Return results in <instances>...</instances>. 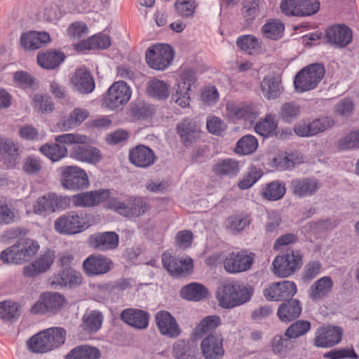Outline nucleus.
I'll return each instance as SVG.
<instances>
[{"instance_id": "nucleus-30", "label": "nucleus", "mask_w": 359, "mask_h": 359, "mask_svg": "<svg viewBox=\"0 0 359 359\" xmlns=\"http://www.w3.org/2000/svg\"><path fill=\"white\" fill-rule=\"evenodd\" d=\"M119 243L118 234L113 231H106L92 235L90 238V244L100 251L116 249Z\"/></svg>"}, {"instance_id": "nucleus-16", "label": "nucleus", "mask_w": 359, "mask_h": 359, "mask_svg": "<svg viewBox=\"0 0 359 359\" xmlns=\"http://www.w3.org/2000/svg\"><path fill=\"white\" fill-rule=\"evenodd\" d=\"M162 262L168 272L175 277L187 276L193 269L191 258L177 259L168 252L163 253Z\"/></svg>"}, {"instance_id": "nucleus-21", "label": "nucleus", "mask_w": 359, "mask_h": 359, "mask_svg": "<svg viewBox=\"0 0 359 359\" xmlns=\"http://www.w3.org/2000/svg\"><path fill=\"white\" fill-rule=\"evenodd\" d=\"M341 335L342 331L338 327H321L316 332L314 344L317 347H331L337 344L341 341Z\"/></svg>"}, {"instance_id": "nucleus-54", "label": "nucleus", "mask_w": 359, "mask_h": 359, "mask_svg": "<svg viewBox=\"0 0 359 359\" xmlns=\"http://www.w3.org/2000/svg\"><path fill=\"white\" fill-rule=\"evenodd\" d=\"M284 29V25L277 20L268 21L262 28L264 36L272 40L280 39L283 36Z\"/></svg>"}, {"instance_id": "nucleus-7", "label": "nucleus", "mask_w": 359, "mask_h": 359, "mask_svg": "<svg viewBox=\"0 0 359 359\" xmlns=\"http://www.w3.org/2000/svg\"><path fill=\"white\" fill-rule=\"evenodd\" d=\"M90 226L82 213L70 211L57 218L54 222L55 231L61 234L74 235L81 233Z\"/></svg>"}, {"instance_id": "nucleus-47", "label": "nucleus", "mask_w": 359, "mask_h": 359, "mask_svg": "<svg viewBox=\"0 0 359 359\" xmlns=\"http://www.w3.org/2000/svg\"><path fill=\"white\" fill-rule=\"evenodd\" d=\"M43 331L46 332V340L50 341L48 346L50 351L61 346L65 342L66 331L65 329L54 327Z\"/></svg>"}, {"instance_id": "nucleus-15", "label": "nucleus", "mask_w": 359, "mask_h": 359, "mask_svg": "<svg viewBox=\"0 0 359 359\" xmlns=\"http://www.w3.org/2000/svg\"><path fill=\"white\" fill-rule=\"evenodd\" d=\"M61 182L64 187L77 190L88 185V178L86 171L78 166L61 168Z\"/></svg>"}, {"instance_id": "nucleus-45", "label": "nucleus", "mask_w": 359, "mask_h": 359, "mask_svg": "<svg viewBox=\"0 0 359 359\" xmlns=\"http://www.w3.org/2000/svg\"><path fill=\"white\" fill-rule=\"evenodd\" d=\"M239 170L238 161L231 158L219 161L213 167L214 172L219 176H235Z\"/></svg>"}, {"instance_id": "nucleus-64", "label": "nucleus", "mask_w": 359, "mask_h": 359, "mask_svg": "<svg viewBox=\"0 0 359 359\" xmlns=\"http://www.w3.org/2000/svg\"><path fill=\"white\" fill-rule=\"evenodd\" d=\"M206 128L210 133L220 136L226 130V125L220 118L211 116L206 119Z\"/></svg>"}, {"instance_id": "nucleus-39", "label": "nucleus", "mask_w": 359, "mask_h": 359, "mask_svg": "<svg viewBox=\"0 0 359 359\" xmlns=\"http://www.w3.org/2000/svg\"><path fill=\"white\" fill-rule=\"evenodd\" d=\"M65 55L63 53L55 50H48L39 53L37 55V62L44 69H53L64 61Z\"/></svg>"}, {"instance_id": "nucleus-60", "label": "nucleus", "mask_w": 359, "mask_h": 359, "mask_svg": "<svg viewBox=\"0 0 359 359\" xmlns=\"http://www.w3.org/2000/svg\"><path fill=\"white\" fill-rule=\"evenodd\" d=\"M43 18L45 20L50 22H56L64 13L57 5L53 3H46L43 6Z\"/></svg>"}, {"instance_id": "nucleus-1", "label": "nucleus", "mask_w": 359, "mask_h": 359, "mask_svg": "<svg viewBox=\"0 0 359 359\" xmlns=\"http://www.w3.org/2000/svg\"><path fill=\"white\" fill-rule=\"evenodd\" d=\"M106 206L121 216L134 219L144 215L149 210V203L139 196L119 194L109 198Z\"/></svg>"}, {"instance_id": "nucleus-24", "label": "nucleus", "mask_w": 359, "mask_h": 359, "mask_svg": "<svg viewBox=\"0 0 359 359\" xmlns=\"http://www.w3.org/2000/svg\"><path fill=\"white\" fill-rule=\"evenodd\" d=\"M155 321L160 333L164 336L175 338L181 333L175 318L168 311L157 312L155 316Z\"/></svg>"}, {"instance_id": "nucleus-11", "label": "nucleus", "mask_w": 359, "mask_h": 359, "mask_svg": "<svg viewBox=\"0 0 359 359\" xmlns=\"http://www.w3.org/2000/svg\"><path fill=\"white\" fill-rule=\"evenodd\" d=\"M280 8L287 16H309L318 11L320 2L318 0H282Z\"/></svg>"}, {"instance_id": "nucleus-49", "label": "nucleus", "mask_w": 359, "mask_h": 359, "mask_svg": "<svg viewBox=\"0 0 359 359\" xmlns=\"http://www.w3.org/2000/svg\"><path fill=\"white\" fill-rule=\"evenodd\" d=\"M147 93L151 97L165 100L170 94L169 86L163 81L154 79L148 83Z\"/></svg>"}, {"instance_id": "nucleus-4", "label": "nucleus", "mask_w": 359, "mask_h": 359, "mask_svg": "<svg viewBox=\"0 0 359 359\" xmlns=\"http://www.w3.org/2000/svg\"><path fill=\"white\" fill-rule=\"evenodd\" d=\"M196 74L191 69H182L180 70L175 91L172 94L171 100L182 108L189 106L191 100V91L196 87Z\"/></svg>"}, {"instance_id": "nucleus-17", "label": "nucleus", "mask_w": 359, "mask_h": 359, "mask_svg": "<svg viewBox=\"0 0 359 359\" xmlns=\"http://www.w3.org/2000/svg\"><path fill=\"white\" fill-rule=\"evenodd\" d=\"M297 292L293 281L283 280L271 284L264 290V297L270 301H283L292 298Z\"/></svg>"}, {"instance_id": "nucleus-32", "label": "nucleus", "mask_w": 359, "mask_h": 359, "mask_svg": "<svg viewBox=\"0 0 359 359\" xmlns=\"http://www.w3.org/2000/svg\"><path fill=\"white\" fill-rule=\"evenodd\" d=\"M50 39L47 32L30 31L22 34L20 44L26 50H36L48 43Z\"/></svg>"}, {"instance_id": "nucleus-14", "label": "nucleus", "mask_w": 359, "mask_h": 359, "mask_svg": "<svg viewBox=\"0 0 359 359\" xmlns=\"http://www.w3.org/2000/svg\"><path fill=\"white\" fill-rule=\"evenodd\" d=\"M255 259V254L247 250L232 252L224 260V268L230 273H238L250 269Z\"/></svg>"}, {"instance_id": "nucleus-13", "label": "nucleus", "mask_w": 359, "mask_h": 359, "mask_svg": "<svg viewBox=\"0 0 359 359\" xmlns=\"http://www.w3.org/2000/svg\"><path fill=\"white\" fill-rule=\"evenodd\" d=\"M66 303L64 296L58 292L42 293L38 301L32 306L33 314L56 313Z\"/></svg>"}, {"instance_id": "nucleus-22", "label": "nucleus", "mask_w": 359, "mask_h": 359, "mask_svg": "<svg viewBox=\"0 0 359 359\" xmlns=\"http://www.w3.org/2000/svg\"><path fill=\"white\" fill-rule=\"evenodd\" d=\"M112 266L111 260L103 255H90L83 262L84 272L89 276L107 273Z\"/></svg>"}, {"instance_id": "nucleus-51", "label": "nucleus", "mask_w": 359, "mask_h": 359, "mask_svg": "<svg viewBox=\"0 0 359 359\" xmlns=\"http://www.w3.org/2000/svg\"><path fill=\"white\" fill-rule=\"evenodd\" d=\"M20 305L11 301L0 302V318L7 322L17 320L20 316Z\"/></svg>"}, {"instance_id": "nucleus-58", "label": "nucleus", "mask_w": 359, "mask_h": 359, "mask_svg": "<svg viewBox=\"0 0 359 359\" xmlns=\"http://www.w3.org/2000/svg\"><path fill=\"white\" fill-rule=\"evenodd\" d=\"M310 329L311 323L309 321L299 320L286 330L285 334L288 339H295L304 335Z\"/></svg>"}, {"instance_id": "nucleus-61", "label": "nucleus", "mask_w": 359, "mask_h": 359, "mask_svg": "<svg viewBox=\"0 0 359 359\" xmlns=\"http://www.w3.org/2000/svg\"><path fill=\"white\" fill-rule=\"evenodd\" d=\"M300 114V107L298 104L293 102H287L283 104L280 117L283 121L290 123L296 119Z\"/></svg>"}, {"instance_id": "nucleus-44", "label": "nucleus", "mask_w": 359, "mask_h": 359, "mask_svg": "<svg viewBox=\"0 0 359 359\" xmlns=\"http://www.w3.org/2000/svg\"><path fill=\"white\" fill-rule=\"evenodd\" d=\"M278 121L276 120L275 115L269 114L256 123L255 130L259 135L269 137L276 133Z\"/></svg>"}, {"instance_id": "nucleus-52", "label": "nucleus", "mask_w": 359, "mask_h": 359, "mask_svg": "<svg viewBox=\"0 0 359 359\" xmlns=\"http://www.w3.org/2000/svg\"><path fill=\"white\" fill-rule=\"evenodd\" d=\"M40 151L53 162L58 161L67 155V147L56 143L46 144L41 146Z\"/></svg>"}, {"instance_id": "nucleus-8", "label": "nucleus", "mask_w": 359, "mask_h": 359, "mask_svg": "<svg viewBox=\"0 0 359 359\" xmlns=\"http://www.w3.org/2000/svg\"><path fill=\"white\" fill-rule=\"evenodd\" d=\"M70 199L67 196L48 192L39 196L33 205V212L46 217L57 210H63L69 205Z\"/></svg>"}, {"instance_id": "nucleus-56", "label": "nucleus", "mask_w": 359, "mask_h": 359, "mask_svg": "<svg viewBox=\"0 0 359 359\" xmlns=\"http://www.w3.org/2000/svg\"><path fill=\"white\" fill-rule=\"evenodd\" d=\"M62 6L65 13H86L91 10L89 0H65Z\"/></svg>"}, {"instance_id": "nucleus-6", "label": "nucleus", "mask_w": 359, "mask_h": 359, "mask_svg": "<svg viewBox=\"0 0 359 359\" xmlns=\"http://www.w3.org/2000/svg\"><path fill=\"white\" fill-rule=\"evenodd\" d=\"M175 51L165 43H158L147 48L145 60L148 66L155 70L164 71L171 65Z\"/></svg>"}, {"instance_id": "nucleus-20", "label": "nucleus", "mask_w": 359, "mask_h": 359, "mask_svg": "<svg viewBox=\"0 0 359 359\" xmlns=\"http://www.w3.org/2000/svg\"><path fill=\"white\" fill-rule=\"evenodd\" d=\"M83 277L80 272L71 267L65 268L54 273L49 279L53 287H73L82 283Z\"/></svg>"}, {"instance_id": "nucleus-40", "label": "nucleus", "mask_w": 359, "mask_h": 359, "mask_svg": "<svg viewBox=\"0 0 359 359\" xmlns=\"http://www.w3.org/2000/svg\"><path fill=\"white\" fill-rule=\"evenodd\" d=\"M88 115L89 113L86 109L76 108L69 116L63 118L58 126L63 130H71L83 122Z\"/></svg>"}, {"instance_id": "nucleus-5", "label": "nucleus", "mask_w": 359, "mask_h": 359, "mask_svg": "<svg viewBox=\"0 0 359 359\" xmlns=\"http://www.w3.org/2000/svg\"><path fill=\"white\" fill-rule=\"evenodd\" d=\"M325 74V67L319 63L309 65L295 76L294 86L298 93L311 90L317 87Z\"/></svg>"}, {"instance_id": "nucleus-38", "label": "nucleus", "mask_w": 359, "mask_h": 359, "mask_svg": "<svg viewBox=\"0 0 359 359\" xmlns=\"http://www.w3.org/2000/svg\"><path fill=\"white\" fill-rule=\"evenodd\" d=\"M285 184L280 180H274L268 183L261 191V196L269 201L281 199L285 194Z\"/></svg>"}, {"instance_id": "nucleus-53", "label": "nucleus", "mask_w": 359, "mask_h": 359, "mask_svg": "<svg viewBox=\"0 0 359 359\" xmlns=\"http://www.w3.org/2000/svg\"><path fill=\"white\" fill-rule=\"evenodd\" d=\"M177 133L184 142H191L198 135V129L196 124L189 119L184 120L177 127Z\"/></svg>"}, {"instance_id": "nucleus-10", "label": "nucleus", "mask_w": 359, "mask_h": 359, "mask_svg": "<svg viewBox=\"0 0 359 359\" xmlns=\"http://www.w3.org/2000/svg\"><path fill=\"white\" fill-rule=\"evenodd\" d=\"M334 123L331 116H323L311 121H299L294 125V131L299 137H313L330 129Z\"/></svg>"}, {"instance_id": "nucleus-12", "label": "nucleus", "mask_w": 359, "mask_h": 359, "mask_svg": "<svg viewBox=\"0 0 359 359\" xmlns=\"http://www.w3.org/2000/svg\"><path fill=\"white\" fill-rule=\"evenodd\" d=\"M131 95L132 90L125 81H116L109 88L104 102L109 109L114 110L127 104Z\"/></svg>"}, {"instance_id": "nucleus-57", "label": "nucleus", "mask_w": 359, "mask_h": 359, "mask_svg": "<svg viewBox=\"0 0 359 359\" xmlns=\"http://www.w3.org/2000/svg\"><path fill=\"white\" fill-rule=\"evenodd\" d=\"M337 147L340 150L359 149V129L350 131L338 141Z\"/></svg>"}, {"instance_id": "nucleus-63", "label": "nucleus", "mask_w": 359, "mask_h": 359, "mask_svg": "<svg viewBox=\"0 0 359 359\" xmlns=\"http://www.w3.org/2000/svg\"><path fill=\"white\" fill-rule=\"evenodd\" d=\"M32 105L34 108L41 112L53 111L54 104L51 99L41 94H35L32 97Z\"/></svg>"}, {"instance_id": "nucleus-41", "label": "nucleus", "mask_w": 359, "mask_h": 359, "mask_svg": "<svg viewBox=\"0 0 359 359\" xmlns=\"http://www.w3.org/2000/svg\"><path fill=\"white\" fill-rule=\"evenodd\" d=\"M207 294V289L203 285L197 283L187 285L180 291V295L182 298L195 302L205 298Z\"/></svg>"}, {"instance_id": "nucleus-27", "label": "nucleus", "mask_w": 359, "mask_h": 359, "mask_svg": "<svg viewBox=\"0 0 359 359\" xmlns=\"http://www.w3.org/2000/svg\"><path fill=\"white\" fill-rule=\"evenodd\" d=\"M319 188V182L315 178L302 177L291 181L292 192L297 197L311 196L315 194Z\"/></svg>"}, {"instance_id": "nucleus-9", "label": "nucleus", "mask_w": 359, "mask_h": 359, "mask_svg": "<svg viewBox=\"0 0 359 359\" xmlns=\"http://www.w3.org/2000/svg\"><path fill=\"white\" fill-rule=\"evenodd\" d=\"M273 271L278 277H287L294 273L302 265V255L298 250L287 251L278 255L273 261Z\"/></svg>"}, {"instance_id": "nucleus-31", "label": "nucleus", "mask_w": 359, "mask_h": 359, "mask_svg": "<svg viewBox=\"0 0 359 359\" xmlns=\"http://www.w3.org/2000/svg\"><path fill=\"white\" fill-rule=\"evenodd\" d=\"M71 83L73 88L82 93L87 94L91 93L95 88L94 81L88 70L86 69H79L74 72Z\"/></svg>"}, {"instance_id": "nucleus-18", "label": "nucleus", "mask_w": 359, "mask_h": 359, "mask_svg": "<svg viewBox=\"0 0 359 359\" xmlns=\"http://www.w3.org/2000/svg\"><path fill=\"white\" fill-rule=\"evenodd\" d=\"M259 114V109L255 104L228 102L226 105V115L231 121L245 119L252 121Z\"/></svg>"}, {"instance_id": "nucleus-48", "label": "nucleus", "mask_w": 359, "mask_h": 359, "mask_svg": "<svg viewBox=\"0 0 359 359\" xmlns=\"http://www.w3.org/2000/svg\"><path fill=\"white\" fill-rule=\"evenodd\" d=\"M236 45L240 49L251 55L260 50L262 42L255 36L246 34L237 39Z\"/></svg>"}, {"instance_id": "nucleus-46", "label": "nucleus", "mask_w": 359, "mask_h": 359, "mask_svg": "<svg viewBox=\"0 0 359 359\" xmlns=\"http://www.w3.org/2000/svg\"><path fill=\"white\" fill-rule=\"evenodd\" d=\"M260 86L264 96L269 100L275 99L280 94V81L274 76H265Z\"/></svg>"}, {"instance_id": "nucleus-25", "label": "nucleus", "mask_w": 359, "mask_h": 359, "mask_svg": "<svg viewBox=\"0 0 359 359\" xmlns=\"http://www.w3.org/2000/svg\"><path fill=\"white\" fill-rule=\"evenodd\" d=\"M55 259L53 251L48 250L41 254L32 263L23 267V275L26 277H35L45 273L52 266Z\"/></svg>"}, {"instance_id": "nucleus-3", "label": "nucleus", "mask_w": 359, "mask_h": 359, "mask_svg": "<svg viewBox=\"0 0 359 359\" xmlns=\"http://www.w3.org/2000/svg\"><path fill=\"white\" fill-rule=\"evenodd\" d=\"M39 250V243L29 238H21L1 252L0 258L5 264H21L29 261Z\"/></svg>"}, {"instance_id": "nucleus-29", "label": "nucleus", "mask_w": 359, "mask_h": 359, "mask_svg": "<svg viewBox=\"0 0 359 359\" xmlns=\"http://www.w3.org/2000/svg\"><path fill=\"white\" fill-rule=\"evenodd\" d=\"M121 319L128 325L136 329H145L149 325L148 312L137 309H126L121 313Z\"/></svg>"}, {"instance_id": "nucleus-37", "label": "nucleus", "mask_w": 359, "mask_h": 359, "mask_svg": "<svg viewBox=\"0 0 359 359\" xmlns=\"http://www.w3.org/2000/svg\"><path fill=\"white\" fill-rule=\"evenodd\" d=\"M110 37L104 34H99L88 38L86 41L78 43L76 46L77 50L92 49H105L110 46Z\"/></svg>"}, {"instance_id": "nucleus-2", "label": "nucleus", "mask_w": 359, "mask_h": 359, "mask_svg": "<svg viewBox=\"0 0 359 359\" xmlns=\"http://www.w3.org/2000/svg\"><path fill=\"white\" fill-rule=\"evenodd\" d=\"M254 292L252 287L231 281L222 285L217 292L220 306L231 309L244 304L250 301Z\"/></svg>"}, {"instance_id": "nucleus-62", "label": "nucleus", "mask_w": 359, "mask_h": 359, "mask_svg": "<svg viewBox=\"0 0 359 359\" xmlns=\"http://www.w3.org/2000/svg\"><path fill=\"white\" fill-rule=\"evenodd\" d=\"M263 172L260 169L252 168L238 182V187L242 190L248 189L252 187L262 176Z\"/></svg>"}, {"instance_id": "nucleus-42", "label": "nucleus", "mask_w": 359, "mask_h": 359, "mask_svg": "<svg viewBox=\"0 0 359 359\" xmlns=\"http://www.w3.org/2000/svg\"><path fill=\"white\" fill-rule=\"evenodd\" d=\"M102 321L103 316L100 312L91 311L83 315L81 327L88 333H95L101 328Z\"/></svg>"}, {"instance_id": "nucleus-26", "label": "nucleus", "mask_w": 359, "mask_h": 359, "mask_svg": "<svg viewBox=\"0 0 359 359\" xmlns=\"http://www.w3.org/2000/svg\"><path fill=\"white\" fill-rule=\"evenodd\" d=\"M20 155V147L18 143L0 136V161L7 167L14 168Z\"/></svg>"}, {"instance_id": "nucleus-55", "label": "nucleus", "mask_w": 359, "mask_h": 359, "mask_svg": "<svg viewBox=\"0 0 359 359\" xmlns=\"http://www.w3.org/2000/svg\"><path fill=\"white\" fill-rule=\"evenodd\" d=\"M258 147L256 137L247 135L241 137L237 142L236 152L239 154L248 155L255 152Z\"/></svg>"}, {"instance_id": "nucleus-34", "label": "nucleus", "mask_w": 359, "mask_h": 359, "mask_svg": "<svg viewBox=\"0 0 359 359\" xmlns=\"http://www.w3.org/2000/svg\"><path fill=\"white\" fill-rule=\"evenodd\" d=\"M71 156L77 161L95 164L101 159V154L98 149L87 146L79 145L74 147Z\"/></svg>"}, {"instance_id": "nucleus-23", "label": "nucleus", "mask_w": 359, "mask_h": 359, "mask_svg": "<svg viewBox=\"0 0 359 359\" xmlns=\"http://www.w3.org/2000/svg\"><path fill=\"white\" fill-rule=\"evenodd\" d=\"M325 37L330 43L337 48H344L352 41V31L344 25H335L328 27Z\"/></svg>"}, {"instance_id": "nucleus-59", "label": "nucleus", "mask_w": 359, "mask_h": 359, "mask_svg": "<svg viewBox=\"0 0 359 359\" xmlns=\"http://www.w3.org/2000/svg\"><path fill=\"white\" fill-rule=\"evenodd\" d=\"M251 219L247 215H237L228 218L226 226L233 233L243 231L250 224Z\"/></svg>"}, {"instance_id": "nucleus-33", "label": "nucleus", "mask_w": 359, "mask_h": 359, "mask_svg": "<svg viewBox=\"0 0 359 359\" xmlns=\"http://www.w3.org/2000/svg\"><path fill=\"white\" fill-rule=\"evenodd\" d=\"M221 325L220 318L217 316H208L202 319L195 327L193 332L194 339H201L209 334H215V330Z\"/></svg>"}, {"instance_id": "nucleus-36", "label": "nucleus", "mask_w": 359, "mask_h": 359, "mask_svg": "<svg viewBox=\"0 0 359 359\" xmlns=\"http://www.w3.org/2000/svg\"><path fill=\"white\" fill-rule=\"evenodd\" d=\"M302 312L299 300L293 299L281 304L278 309V316L283 322H290L297 318Z\"/></svg>"}, {"instance_id": "nucleus-19", "label": "nucleus", "mask_w": 359, "mask_h": 359, "mask_svg": "<svg viewBox=\"0 0 359 359\" xmlns=\"http://www.w3.org/2000/svg\"><path fill=\"white\" fill-rule=\"evenodd\" d=\"M201 349L205 359H220L224 354L222 334L215 333L205 337L201 341Z\"/></svg>"}, {"instance_id": "nucleus-28", "label": "nucleus", "mask_w": 359, "mask_h": 359, "mask_svg": "<svg viewBox=\"0 0 359 359\" xmlns=\"http://www.w3.org/2000/svg\"><path fill=\"white\" fill-rule=\"evenodd\" d=\"M129 160L137 167L147 168L154 163L155 155L149 147L138 145L130 150Z\"/></svg>"}, {"instance_id": "nucleus-50", "label": "nucleus", "mask_w": 359, "mask_h": 359, "mask_svg": "<svg viewBox=\"0 0 359 359\" xmlns=\"http://www.w3.org/2000/svg\"><path fill=\"white\" fill-rule=\"evenodd\" d=\"M45 334L42 330L27 341V347L32 353H43L50 351L48 346L50 341L46 340Z\"/></svg>"}, {"instance_id": "nucleus-35", "label": "nucleus", "mask_w": 359, "mask_h": 359, "mask_svg": "<svg viewBox=\"0 0 359 359\" xmlns=\"http://www.w3.org/2000/svg\"><path fill=\"white\" fill-rule=\"evenodd\" d=\"M333 285V281L330 277L323 276L311 285L309 296L313 301L322 299L332 291Z\"/></svg>"}, {"instance_id": "nucleus-43", "label": "nucleus", "mask_w": 359, "mask_h": 359, "mask_svg": "<svg viewBox=\"0 0 359 359\" xmlns=\"http://www.w3.org/2000/svg\"><path fill=\"white\" fill-rule=\"evenodd\" d=\"M100 355V351L96 347L81 345L71 350L66 359H99Z\"/></svg>"}]
</instances>
